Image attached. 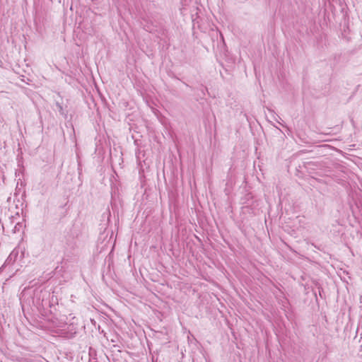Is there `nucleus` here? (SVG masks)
<instances>
[{
    "label": "nucleus",
    "mask_w": 362,
    "mask_h": 362,
    "mask_svg": "<svg viewBox=\"0 0 362 362\" xmlns=\"http://www.w3.org/2000/svg\"><path fill=\"white\" fill-rule=\"evenodd\" d=\"M55 105L57 107V109L54 110L55 111H59L60 112H69L66 103L64 102V99L59 95H58V98L55 99Z\"/></svg>",
    "instance_id": "f257e3e1"
}]
</instances>
